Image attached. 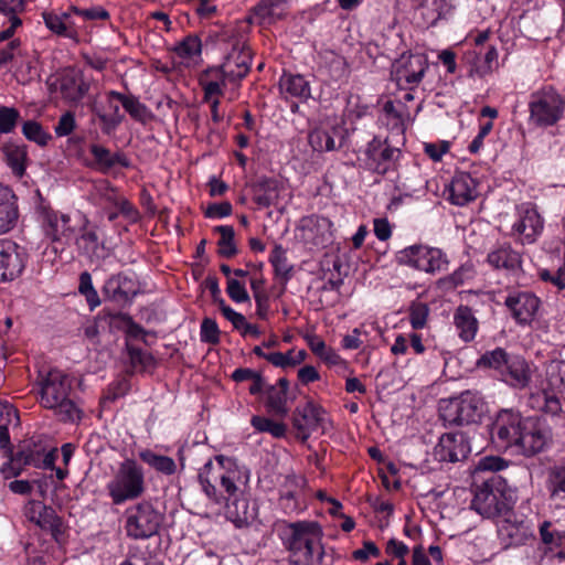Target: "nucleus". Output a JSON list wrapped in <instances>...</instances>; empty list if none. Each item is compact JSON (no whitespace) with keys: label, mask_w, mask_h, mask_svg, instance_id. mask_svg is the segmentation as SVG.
Masks as SVG:
<instances>
[{"label":"nucleus","mask_w":565,"mask_h":565,"mask_svg":"<svg viewBox=\"0 0 565 565\" xmlns=\"http://www.w3.org/2000/svg\"><path fill=\"white\" fill-rule=\"evenodd\" d=\"M6 161L13 173L21 177L25 171L26 150L24 147L10 146L6 148Z\"/></svg>","instance_id":"obj_46"},{"label":"nucleus","mask_w":565,"mask_h":565,"mask_svg":"<svg viewBox=\"0 0 565 565\" xmlns=\"http://www.w3.org/2000/svg\"><path fill=\"white\" fill-rule=\"evenodd\" d=\"M32 520H34L41 529L49 531L56 540L63 533V521L50 507L39 503L38 511L33 510Z\"/></svg>","instance_id":"obj_34"},{"label":"nucleus","mask_w":565,"mask_h":565,"mask_svg":"<svg viewBox=\"0 0 565 565\" xmlns=\"http://www.w3.org/2000/svg\"><path fill=\"white\" fill-rule=\"evenodd\" d=\"M532 365L520 355H512L501 373L502 380L511 387L523 390L532 381Z\"/></svg>","instance_id":"obj_22"},{"label":"nucleus","mask_w":565,"mask_h":565,"mask_svg":"<svg viewBox=\"0 0 565 565\" xmlns=\"http://www.w3.org/2000/svg\"><path fill=\"white\" fill-rule=\"evenodd\" d=\"M428 68L427 56L423 53L404 52L392 64V76L404 89L416 88Z\"/></svg>","instance_id":"obj_12"},{"label":"nucleus","mask_w":565,"mask_h":565,"mask_svg":"<svg viewBox=\"0 0 565 565\" xmlns=\"http://www.w3.org/2000/svg\"><path fill=\"white\" fill-rule=\"evenodd\" d=\"M413 8L419 12L424 23L428 26L447 19L454 11V7L448 0H419Z\"/></svg>","instance_id":"obj_25"},{"label":"nucleus","mask_w":565,"mask_h":565,"mask_svg":"<svg viewBox=\"0 0 565 565\" xmlns=\"http://www.w3.org/2000/svg\"><path fill=\"white\" fill-rule=\"evenodd\" d=\"M331 222L326 217H308L302 220L299 228L301 237L308 244L320 245L324 243V237L329 234Z\"/></svg>","instance_id":"obj_30"},{"label":"nucleus","mask_w":565,"mask_h":565,"mask_svg":"<svg viewBox=\"0 0 565 565\" xmlns=\"http://www.w3.org/2000/svg\"><path fill=\"white\" fill-rule=\"evenodd\" d=\"M43 19L45 25L56 34H66L67 25L66 21L70 19V13H64L63 15H57L53 13H44Z\"/></svg>","instance_id":"obj_60"},{"label":"nucleus","mask_w":565,"mask_h":565,"mask_svg":"<svg viewBox=\"0 0 565 565\" xmlns=\"http://www.w3.org/2000/svg\"><path fill=\"white\" fill-rule=\"evenodd\" d=\"M454 324L460 339L470 342L476 338L478 331V320L471 308L459 306L454 313Z\"/></svg>","instance_id":"obj_32"},{"label":"nucleus","mask_w":565,"mask_h":565,"mask_svg":"<svg viewBox=\"0 0 565 565\" xmlns=\"http://www.w3.org/2000/svg\"><path fill=\"white\" fill-rule=\"evenodd\" d=\"M548 490L554 499L565 498V465L556 466L551 470Z\"/></svg>","instance_id":"obj_49"},{"label":"nucleus","mask_w":565,"mask_h":565,"mask_svg":"<svg viewBox=\"0 0 565 565\" xmlns=\"http://www.w3.org/2000/svg\"><path fill=\"white\" fill-rule=\"evenodd\" d=\"M399 149L390 146L386 141L373 139L366 148V164L373 171L384 174L399 157Z\"/></svg>","instance_id":"obj_17"},{"label":"nucleus","mask_w":565,"mask_h":565,"mask_svg":"<svg viewBox=\"0 0 565 565\" xmlns=\"http://www.w3.org/2000/svg\"><path fill=\"white\" fill-rule=\"evenodd\" d=\"M518 220L512 225L511 235L521 245L533 244L543 230V220L530 203L516 207Z\"/></svg>","instance_id":"obj_13"},{"label":"nucleus","mask_w":565,"mask_h":565,"mask_svg":"<svg viewBox=\"0 0 565 565\" xmlns=\"http://www.w3.org/2000/svg\"><path fill=\"white\" fill-rule=\"evenodd\" d=\"M19 217L17 196L9 186L0 184V234L11 231Z\"/></svg>","instance_id":"obj_26"},{"label":"nucleus","mask_w":565,"mask_h":565,"mask_svg":"<svg viewBox=\"0 0 565 565\" xmlns=\"http://www.w3.org/2000/svg\"><path fill=\"white\" fill-rule=\"evenodd\" d=\"M2 423L0 424V447L6 449V452L12 455L10 448V435L8 426L13 420L18 422V413L13 407L6 406L3 411L0 413Z\"/></svg>","instance_id":"obj_48"},{"label":"nucleus","mask_w":565,"mask_h":565,"mask_svg":"<svg viewBox=\"0 0 565 565\" xmlns=\"http://www.w3.org/2000/svg\"><path fill=\"white\" fill-rule=\"evenodd\" d=\"M200 85L204 92V99H212L215 96H222L224 89L228 86H237L236 82H230V76L220 67H211L200 76Z\"/></svg>","instance_id":"obj_24"},{"label":"nucleus","mask_w":565,"mask_h":565,"mask_svg":"<svg viewBox=\"0 0 565 565\" xmlns=\"http://www.w3.org/2000/svg\"><path fill=\"white\" fill-rule=\"evenodd\" d=\"M250 64V49L244 42L237 41L221 66L230 76V82L238 83L249 72Z\"/></svg>","instance_id":"obj_18"},{"label":"nucleus","mask_w":565,"mask_h":565,"mask_svg":"<svg viewBox=\"0 0 565 565\" xmlns=\"http://www.w3.org/2000/svg\"><path fill=\"white\" fill-rule=\"evenodd\" d=\"M429 313L428 306L424 302H414L409 308V322L413 329H422L426 324Z\"/></svg>","instance_id":"obj_55"},{"label":"nucleus","mask_w":565,"mask_h":565,"mask_svg":"<svg viewBox=\"0 0 565 565\" xmlns=\"http://www.w3.org/2000/svg\"><path fill=\"white\" fill-rule=\"evenodd\" d=\"M527 405L536 412L548 416H559L563 413V406L558 396L547 390H540L529 395Z\"/></svg>","instance_id":"obj_28"},{"label":"nucleus","mask_w":565,"mask_h":565,"mask_svg":"<svg viewBox=\"0 0 565 565\" xmlns=\"http://www.w3.org/2000/svg\"><path fill=\"white\" fill-rule=\"evenodd\" d=\"M478 196V182L467 172L455 174L448 186V200L463 206Z\"/></svg>","instance_id":"obj_20"},{"label":"nucleus","mask_w":565,"mask_h":565,"mask_svg":"<svg viewBox=\"0 0 565 565\" xmlns=\"http://www.w3.org/2000/svg\"><path fill=\"white\" fill-rule=\"evenodd\" d=\"M471 508L483 518H495L511 509L505 493V483L500 476L492 475L476 487Z\"/></svg>","instance_id":"obj_8"},{"label":"nucleus","mask_w":565,"mask_h":565,"mask_svg":"<svg viewBox=\"0 0 565 565\" xmlns=\"http://www.w3.org/2000/svg\"><path fill=\"white\" fill-rule=\"evenodd\" d=\"M57 458V450L50 447L42 437H32L23 440L10 460L1 468L6 478L17 477L21 473L24 466L34 468H53Z\"/></svg>","instance_id":"obj_5"},{"label":"nucleus","mask_w":565,"mask_h":565,"mask_svg":"<svg viewBox=\"0 0 565 565\" xmlns=\"http://www.w3.org/2000/svg\"><path fill=\"white\" fill-rule=\"evenodd\" d=\"M76 128L75 115L72 111L64 113L54 127V132L57 137H66L71 135Z\"/></svg>","instance_id":"obj_61"},{"label":"nucleus","mask_w":565,"mask_h":565,"mask_svg":"<svg viewBox=\"0 0 565 565\" xmlns=\"http://www.w3.org/2000/svg\"><path fill=\"white\" fill-rule=\"evenodd\" d=\"M232 211L233 206L230 202H214L205 207L204 215L209 218L217 220L230 216Z\"/></svg>","instance_id":"obj_62"},{"label":"nucleus","mask_w":565,"mask_h":565,"mask_svg":"<svg viewBox=\"0 0 565 565\" xmlns=\"http://www.w3.org/2000/svg\"><path fill=\"white\" fill-rule=\"evenodd\" d=\"M278 199V182L273 179L260 180L254 188V202L262 207L274 205Z\"/></svg>","instance_id":"obj_37"},{"label":"nucleus","mask_w":565,"mask_h":565,"mask_svg":"<svg viewBox=\"0 0 565 565\" xmlns=\"http://www.w3.org/2000/svg\"><path fill=\"white\" fill-rule=\"evenodd\" d=\"M504 303L519 324H529L536 315L540 299L530 292H515L509 295Z\"/></svg>","instance_id":"obj_19"},{"label":"nucleus","mask_w":565,"mask_h":565,"mask_svg":"<svg viewBox=\"0 0 565 565\" xmlns=\"http://www.w3.org/2000/svg\"><path fill=\"white\" fill-rule=\"evenodd\" d=\"M42 228L47 244L72 245L78 247H97L99 237L85 217L76 213L73 217L46 211L42 215Z\"/></svg>","instance_id":"obj_1"},{"label":"nucleus","mask_w":565,"mask_h":565,"mask_svg":"<svg viewBox=\"0 0 565 565\" xmlns=\"http://www.w3.org/2000/svg\"><path fill=\"white\" fill-rule=\"evenodd\" d=\"M527 106L529 122L539 128L556 125L565 113V99L551 86L532 93Z\"/></svg>","instance_id":"obj_7"},{"label":"nucleus","mask_w":565,"mask_h":565,"mask_svg":"<svg viewBox=\"0 0 565 565\" xmlns=\"http://www.w3.org/2000/svg\"><path fill=\"white\" fill-rule=\"evenodd\" d=\"M225 514L228 520L235 523L237 526L247 524L253 518V512L249 510L248 501L246 499H234L233 501L225 503Z\"/></svg>","instance_id":"obj_39"},{"label":"nucleus","mask_w":565,"mask_h":565,"mask_svg":"<svg viewBox=\"0 0 565 565\" xmlns=\"http://www.w3.org/2000/svg\"><path fill=\"white\" fill-rule=\"evenodd\" d=\"M143 519H146V525H143V537L157 543L159 539L156 534L162 522V514L154 511L151 507H146L143 504Z\"/></svg>","instance_id":"obj_50"},{"label":"nucleus","mask_w":565,"mask_h":565,"mask_svg":"<svg viewBox=\"0 0 565 565\" xmlns=\"http://www.w3.org/2000/svg\"><path fill=\"white\" fill-rule=\"evenodd\" d=\"M279 89L284 98L307 99L310 97V85L308 81L298 74L284 73L279 79Z\"/></svg>","instance_id":"obj_31"},{"label":"nucleus","mask_w":565,"mask_h":565,"mask_svg":"<svg viewBox=\"0 0 565 565\" xmlns=\"http://www.w3.org/2000/svg\"><path fill=\"white\" fill-rule=\"evenodd\" d=\"M143 26L154 29L158 33L168 32L171 26V21L167 13L157 11L147 17L143 21Z\"/></svg>","instance_id":"obj_58"},{"label":"nucleus","mask_w":565,"mask_h":565,"mask_svg":"<svg viewBox=\"0 0 565 565\" xmlns=\"http://www.w3.org/2000/svg\"><path fill=\"white\" fill-rule=\"evenodd\" d=\"M525 417L513 409H501L490 426L491 441L500 450L515 451Z\"/></svg>","instance_id":"obj_11"},{"label":"nucleus","mask_w":565,"mask_h":565,"mask_svg":"<svg viewBox=\"0 0 565 565\" xmlns=\"http://www.w3.org/2000/svg\"><path fill=\"white\" fill-rule=\"evenodd\" d=\"M200 338L204 343L216 344L220 342V330L215 320L204 318L201 323Z\"/></svg>","instance_id":"obj_56"},{"label":"nucleus","mask_w":565,"mask_h":565,"mask_svg":"<svg viewBox=\"0 0 565 565\" xmlns=\"http://www.w3.org/2000/svg\"><path fill=\"white\" fill-rule=\"evenodd\" d=\"M286 252L287 249H273L269 257L276 276H278L284 284L292 277L294 273V264L289 262Z\"/></svg>","instance_id":"obj_41"},{"label":"nucleus","mask_w":565,"mask_h":565,"mask_svg":"<svg viewBox=\"0 0 565 565\" xmlns=\"http://www.w3.org/2000/svg\"><path fill=\"white\" fill-rule=\"evenodd\" d=\"M250 423L256 430L262 433H269L276 438L284 437L287 431L285 424L277 423L262 416H253Z\"/></svg>","instance_id":"obj_52"},{"label":"nucleus","mask_w":565,"mask_h":565,"mask_svg":"<svg viewBox=\"0 0 565 565\" xmlns=\"http://www.w3.org/2000/svg\"><path fill=\"white\" fill-rule=\"evenodd\" d=\"M71 11L84 20L96 21L107 20L109 18L108 11L100 6H94L86 9L71 7Z\"/></svg>","instance_id":"obj_59"},{"label":"nucleus","mask_w":565,"mask_h":565,"mask_svg":"<svg viewBox=\"0 0 565 565\" xmlns=\"http://www.w3.org/2000/svg\"><path fill=\"white\" fill-rule=\"evenodd\" d=\"M120 103H122L121 93L109 90L104 99L93 107L94 116L106 135L114 132L124 118Z\"/></svg>","instance_id":"obj_14"},{"label":"nucleus","mask_w":565,"mask_h":565,"mask_svg":"<svg viewBox=\"0 0 565 565\" xmlns=\"http://www.w3.org/2000/svg\"><path fill=\"white\" fill-rule=\"evenodd\" d=\"M39 386L41 404L53 409L62 422H76L81 419V409L68 397L72 385L67 375L57 369L45 374L40 372Z\"/></svg>","instance_id":"obj_3"},{"label":"nucleus","mask_w":565,"mask_h":565,"mask_svg":"<svg viewBox=\"0 0 565 565\" xmlns=\"http://www.w3.org/2000/svg\"><path fill=\"white\" fill-rule=\"evenodd\" d=\"M22 269L23 263L17 249L0 250V278L2 280H12Z\"/></svg>","instance_id":"obj_36"},{"label":"nucleus","mask_w":565,"mask_h":565,"mask_svg":"<svg viewBox=\"0 0 565 565\" xmlns=\"http://www.w3.org/2000/svg\"><path fill=\"white\" fill-rule=\"evenodd\" d=\"M239 478L241 472L236 461L223 455L209 460L199 472L203 491L217 504L225 501V497L218 492L217 487L220 486L228 497H233L237 491L236 482Z\"/></svg>","instance_id":"obj_4"},{"label":"nucleus","mask_w":565,"mask_h":565,"mask_svg":"<svg viewBox=\"0 0 565 565\" xmlns=\"http://www.w3.org/2000/svg\"><path fill=\"white\" fill-rule=\"evenodd\" d=\"M468 438L463 433L444 434L434 448L433 456L439 462H457L470 452Z\"/></svg>","instance_id":"obj_15"},{"label":"nucleus","mask_w":565,"mask_h":565,"mask_svg":"<svg viewBox=\"0 0 565 565\" xmlns=\"http://www.w3.org/2000/svg\"><path fill=\"white\" fill-rule=\"evenodd\" d=\"M53 85L61 93L63 99L68 103H78L89 89V84L85 82L83 73L76 68L63 70Z\"/></svg>","instance_id":"obj_16"},{"label":"nucleus","mask_w":565,"mask_h":565,"mask_svg":"<svg viewBox=\"0 0 565 565\" xmlns=\"http://www.w3.org/2000/svg\"><path fill=\"white\" fill-rule=\"evenodd\" d=\"M20 113L13 107H0V132L10 134L17 126Z\"/></svg>","instance_id":"obj_54"},{"label":"nucleus","mask_w":565,"mask_h":565,"mask_svg":"<svg viewBox=\"0 0 565 565\" xmlns=\"http://www.w3.org/2000/svg\"><path fill=\"white\" fill-rule=\"evenodd\" d=\"M89 151L94 158V167L103 173H108L116 167H128L127 158L120 152H111L104 146L93 143Z\"/></svg>","instance_id":"obj_29"},{"label":"nucleus","mask_w":565,"mask_h":565,"mask_svg":"<svg viewBox=\"0 0 565 565\" xmlns=\"http://www.w3.org/2000/svg\"><path fill=\"white\" fill-rule=\"evenodd\" d=\"M488 262L497 269L514 270L521 265V256L515 249H493Z\"/></svg>","instance_id":"obj_38"},{"label":"nucleus","mask_w":565,"mask_h":565,"mask_svg":"<svg viewBox=\"0 0 565 565\" xmlns=\"http://www.w3.org/2000/svg\"><path fill=\"white\" fill-rule=\"evenodd\" d=\"M125 530L127 535L130 537H141V525L139 523V515L137 512H134L132 510H127Z\"/></svg>","instance_id":"obj_64"},{"label":"nucleus","mask_w":565,"mask_h":565,"mask_svg":"<svg viewBox=\"0 0 565 565\" xmlns=\"http://www.w3.org/2000/svg\"><path fill=\"white\" fill-rule=\"evenodd\" d=\"M386 124L393 129L404 130L405 124L412 120L408 108L402 100H388L383 106Z\"/></svg>","instance_id":"obj_35"},{"label":"nucleus","mask_w":565,"mask_h":565,"mask_svg":"<svg viewBox=\"0 0 565 565\" xmlns=\"http://www.w3.org/2000/svg\"><path fill=\"white\" fill-rule=\"evenodd\" d=\"M287 0H262L258 12L263 18H280L285 11Z\"/></svg>","instance_id":"obj_57"},{"label":"nucleus","mask_w":565,"mask_h":565,"mask_svg":"<svg viewBox=\"0 0 565 565\" xmlns=\"http://www.w3.org/2000/svg\"><path fill=\"white\" fill-rule=\"evenodd\" d=\"M305 340L310 350L327 363L337 364L340 361V356L331 348H328L317 334L308 333L305 335Z\"/></svg>","instance_id":"obj_42"},{"label":"nucleus","mask_w":565,"mask_h":565,"mask_svg":"<svg viewBox=\"0 0 565 565\" xmlns=\"http://www.w3.org/2000/svg\"><path fill=\"white\" fill-rule=\"evenodd\" d=\"M143 462L167 476L173 475L177 470V463L171 457L157 455L151 450H143Z\"/></svg>","instance_id":"obj_43"},{"label":"nucleus","mask_w":565,"mask_h":565,"mask_svg":"<svg viewBox=\"0 0 565 565\" xmlns=\"http://www.w3.org/2000/svg\"><path fill=\"white\" fill-rule=\"evenodd\" d=\"M110 498L115 504H121L135 499L141 493V469L135 460L121 462L114 479L107 484Z\"/></svg>","instance_id":"obj_10"},{"label":"nucleus","mask_w":565,"mask_h":565,"mask_svg":"<svg viewBox=\"0 0 565 565\" xmlns=\"http://www.w3.org/2000/svg\"><path fill=\"white\" fill-rule=\"evenodd\" d=\"M511 355H509L505 350L502 348H497L492 351H487L481 355L478 364L481 366H487L498 371L500 374L504 371L508 361Z\"/></svg>","instance_id":"obj_44"},{"label":"nucleus","mask_w":565,"mask_h":565,"mask_svg":"<svg viewBox=\"0 0 565 565\" xmlns=\"http://www.w3.org/2000/svg\"><path fill=\"white\" fill-rule=\"evenodd\" d=\"M324 411L312 402L297 406L292 414L294 427L308 438L309 434L322 425Z\"/></svg>","instance_id":"obj_21"},{"label":"nucleus","mask_w":565,"mask_h":565,"mask_svg":"<svg viewBox=\"0 0 565 565\" xmlns=\"http://www.w3.org/2000/svg\"><path fill=\"white\" fill-rule=\"evenodd\" d=\"M126 348L129 354L131 365L134 367L141 364V350L134 344V341L138 339L141 333V328L138 324L130 322L126 332Z\"/></svg>","instance_id":"obj_51"},{"label":"nucleus","mask_w":565,"mask_h":565,"mask_svg":"<svg viewBox=\"0 0 565 565\" xmlns=\"http://www.w3.org/2000/svg\"><path fill=\"white\" fill-rule=\"evenodd\" d=\"M553 441V434L547 423L535 416L525 417L515 452L532 457L546 450Z\"/></svg>","instance_id":"obj_9"},{"label":"nucleus","mask_w":565,"mask_h":565,"mask_svg":"<svg viewBox=\"0 0 565 565\" xmlns=\"http://www.w3.org/2000/svg\"><path fill=\"white\" fill-rule=\"evenodd\" d=\"M450 149V145L447 141L425 143V153L434 161H440L444 154Z\"/></svg>","instance_id":"obj_63"},{"label":"nucleus","mask_w":565,"mask_h":565,"mask_svg":"<svg viewBox=\"0 0 565 565\" xmlns=\"http://www.w3.org/2000/svg\"><path fill=\"white\" fill-rule=\"evenodd\" d=\"M486 411V404L477 392L466 391L460 395L443 401L440 418L446 425H470L478 423Z\"/></svg>","instance_id":"obj_6"},{"label":"nucleus","mask_w":565,"mask_h":565,"mask_svg":"<svg viewBox=\"0 0 565 565\" xmlns=\"http://www.w3.org/2000/svg\"><path fill=\"white\" fill-rule=\"evenodd\" d=\"M321 530L316 522L287 523L280 530V539L288 552L290 565H315L323 556Z\"/></svg>","instance_id":"obj_2"},{"label":"nucleus","mask_w":565,"mask_h":565,"mask_svg":"<svg viewBox=\"0 0 565 565\" xmlns=\"http://www.w3.org/2000/svg\"><path fill=\"white\" fill-rule=\"evenodd\" d=\"M202 44L196 35H188L174 47L179 63L190 67L201 60Z\"/></svg>","instance_id":"obj_33"},{"label":"nucleus","mask_w":565,"mask_h":565,"mask_svg":"<svg viewBox=\"0 0 565 565\" xmlns=\"http://www.w3.org/2000/svg\"><path fill=\"white\" fill-rule=\"evenodd\" d=\"M409 264L424 271L447 269V260L443 257L441 249H404Z\"/></svg>","instance_id":"obj_23"},{"label":"nucleus","mask_w":565,"mask_h":565,"mask_svg":"<svg viewBox=\"0 0 565 565\" xmlns=\"http://www.w3.org/2000/svg\"><path fill=\"white\" fill-rule=\"evenodd\" d=\"M350 270V265L344 259V257L339 253L338 262L332 265V273H330V277L328 278V285L331 289H338L343 280V277L348 276Z\"/></svg>","instance_id":"obj_53"},{"label":"nucleus","mask_w":565,"mask_h":565,"mask_svg":"<svg viewBox=\"0 0 565 565\" xmlns=\"http://www.w3.org/2000/svg\"><path fill=\"white\" fill-rule=\"evenodd\" d=\"M334 129L318 127L310 131L308 140L309 145L315 151H332L335 149V141L333 137Z\"/></svg>","instance_id":"obj_40"},{"label":"nucleus","mask_w":565,"mask_h":565,"mask_svg":"<svg viewBox=\"0 0 565 565\" xmlns=\"http://www.w3.org/2000/svg\"><path fill=\"white\" fill-rule=\"evenodd\" d=\"M498 537L503 548L520 546L529 537V527L522 522L504 519L498 525Z\"/></svg>","instance_id":"obj_27"},{"label":"nucleus","mask_w":565,"mask_h":565,"mask_svg":"<svg viewBox=\"0 0 565 565\" xmlns=\"http://www.w3.org/2000/svg\"><path fill=\"white\" fill-rule=\"evenodd\" d=\"M266 405L274 415L285 417L288 414L287 393L278 390L277 386H270Z\"/></svg>","instance_id":"obj_45"},{"label":"nucleus","mask_w":565,"mask_h":565,"mask_svg":"<svg viewBox=\"0 0 565 565\" xmlns=\"http://www.w3.org/2000/svg\"><path fill=\"white\" fill-rule=\"evenodd\" d=\"M22 134L24 137L43 147L52 139V136L44 130L43 126L34 120H26L22 126Z\"/></svg>","instance_id":"obj_47"}]
</instances>
